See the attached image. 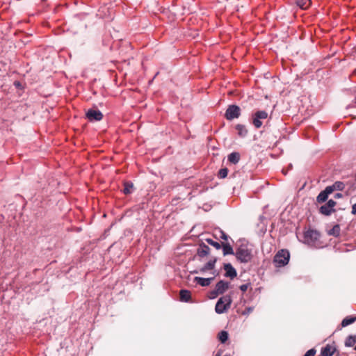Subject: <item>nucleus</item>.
Instances as JSON below:
<instances>
[{
    "label": "nucleus",
    "mask_w": 356,
    "mask_h": 356,
    "mask_svg": "<svg viewBox=\"0 0 356 356\" xmlns=\"http://www.w3.org/2000/svg\"><path fill=\"white\" fill-rule=\"evenodd\" d=\"M290 254L286 250H281L275 254L273 263L276 267H282L289 263Z\"/></svg>",
    "instance_id": "1"
},
{
    "label": "nucleus",
    "mask_w": 356,
    "mask_h": 356,
    "mask_svg": "<svg viewBox=\"0 0 356 356\" xmlns=\"http://www.w3.org/2000/svg\"><path fill=\"white\" fill-rule=\"evenodd\" d=\"M236 257L242 263H248L251 260V252L245 245H240L236 250Z\"/></svg>",
    "instance_id": "2"
},
{
    "label": "nucleus",
    "mask_w": 356,
    "mask_h": 356,
    "mask_svg": "<svg viewBox=\"0 0 356 356\" xmlns=\"http://www.w3.org/2000/svg\"><path fill=\"white\" fill-rule=\"evenodd\" d=\"M232 299L229 296L221 297L216 305V312L217 314H223L230 307Z\"/></svg>",
    "instance_id": "3"
},
{
    "label": "nucleus",
    "mask_w": 356,
    "mask_h": 356,
    "mask_svg": "<svg viewBox=\"0 0 356 356\" xmlns=\"http://www.w3.org/2000/svg\"><path fill=\"white\" fill-rule=\"evenodd\" d=\"M268 113L265 111H258L252 115V124L257 128H260L263 123L262 120L268 118Z\"/></svg>",
    "instance_id": "4"
},
{
    "label": "nucleus",
    "mask_w": 356,
    "mask_h": 356,
    "mask_svg": "<svg viewBox=\"0 0 356 356\" xmlns=\"http://www.w3.org/2000/svg\"><path fill=\"white\" fill-rule=\"evenodd\" d=\"M319 233L313 229H309L304 233V243L312 245L318 240Z\"/></svg>",
    "instance_id": "5"
},
{
    "label": "nucleus",
    "mask_w": 356,
    "mask_h": 356,
    "mask_svg": "<svg viewBox=\"0 0 356 356\" xmlns=\"http://www.w3.org/2000/svg\"><path fill=\"white\" fill-rule=\"evenodd\" d=\"M241 115V108L236 105H230L226 110L225 118L228 120H232L233 119L238 118Z\"/></svg>",
    "instance_id": "6"
},
{
    "label": "nucleus",
    "mask_w": 356,
    "mask_h": 356,
    "mask_svg": "<svg viewBox=\"0 0 356 356\" xmlns=\"http://www.w3.org/2000/svg\"><path fill=\"white\" fill-rule=\"evenodd\" d=\"M229 288V282L223 280L219 281L215 287V289L211 292L213 297H216L219 294H222Z\"/></svg>",
    "instance_id": "7"
},
{
    "label": "nucleus",
    "mask_w": 356,
    "mask_h": 356,
    "mask_svg": "<svg viewBox=\"0 0 356 356\" xmlns=\"http://www.w3.org/2000/svg\"><path fill=\"white\" fill-rule=\"evenodd\" d=\"M336 202L333 200H329L326 204L322 205L320 208V212L325 216H330L334 211Z\"/></svg>",
    "instance_id": "8"
},
{
    "label": "nucleus",
    "mask_w": 356,
    "mask_h": 356,
    "mask_svg": "<svg viewBox=\"0 0 356 356\" xmlns=\"http://www.w3.org/2000/svg\"><path fill=\"white\" fill-rule=\"evenodd\" d=\"M86 117L89 121H100L103 118V114L97 109H89L86 112Z\"/></svg>",
    "instance_id": "9"
},
{
    "label": "nucleus",
    "mask_w": 356,
    "mask_h": 356,
    "mask_svg": "<svg viewBox=\"0 0 356 356\" xmlns=\"http://www.w3.org/2000/svg\"><path fill=\"white\" fill-rule=\"evenodd\" d=\"M211 275H212L211 277H207V278H204V277H195L194 278V281L200 284V286H209L211 281L215 278V277L216 276L217 273L216 271H212L211 273Z\"/></svg>",
    "instance_id": "10"
},
{
    "label": "nucleus",
    "mask_w": 356,
    "mask_h": 356,
    "mask_svg": "<svg viewBox=\"0 0 356 356\" xmlns=\"http://www.w3.org/2000/svg\"><path fill=\"white\" fill-rule=\"evenodd\" d=\"M224 268L225 270V277H230L231 279L236 277V270L230 264H226L224 266Z\"/></svg>",
    "instance_id": "11"
},
{
    "label": "nucleus",
    "mask_w": 356,
    "mask_h": 356,
    "mask_svg": "<svg viewBox=\"0 0 356 356\" xmlns=\"http://www.w3.org/2000/svg\"><path fill=\"white\" fill-rule=\"evenodd\" d=\"M332 193L331 188H328L327 186L325 189L321 191L318 195L317 196V202L319 203L324 202L327 199L328 195Z\"/></svg>",
    "instance_id": "12"
},
{
    "label": "nucleus",
    "mask_w": 356,
    "mask_h": 356,
    "mask_svg": "<svg viewBox=\"0 0 356 356\" xmlns=\"http://www.w3.org/2000/svg\"><path fill=\"white\" fill-rule=\"evenodd\" d=\"M215 263H216V260H210L203 267H202L200 269V273H204L207 271L210 270L211 271L210 273H211L212 271H215L213 270L214 266H215Z\"/></svg>",
    "instance_id": "13"
},
{
    "label": "nucleus",
    "mask_w": 356,
    "mask_h": 356,
    "mask_svg": "<svg viewBox=\"0 0 356 356\" xmlns=\"http://www.w3.org/2000/svg\"><path fill=\"white\" fill-rule=\"evenodd\" d=\"M336 350V348L329 344L326 345L321 350L322 356H332Z\"/></svg>",
    "instance_id": "14"
},
{
    "label": "nucleus",
    "mask_w": 356,
    "mask_h": 356,
    "mask_svg": "<svg viewBox=\"0 0 356 356\" xmlns=\"http://www.w3.org/2000/svg\"><path fill=\"white\" fill-rule=\"evenodd\" d=\"M210 248L207 245H200L197 248V254L199 257H203L209 253Z\"/></svg>",
    "instance_id": "15"
},
{
    "label": "nucleus",
    "mask_w": 356,
    "mask_h": 356,
    "mask_svg": "<svg viewBox=\"0 0 356 356\" xmlns=\"http://www.w3.org/2000/svg\"><path fill=\"white\" fill-rule=\"evenodd\" d=\"M180 300L182 302H188L191 300V294L188 290L182 289L180 291Z\"/></svg>",
    "instance_id": "16"
},
{
    "label": "nucleus",
    "mask_w": 356,
    "mask_h": 356,
    "mask_svg": "<svg viewBox=\"0 0 356 356\" xmlns=\"http://www.w3.org/2000/svg\"><path fill=\"white\" fill-rule=\"evenodd\" d=\"M345 184L342 181H335L332 186H328V188H331L332 193L334 191H343L345 188Z\"/></svg>",
    "instance_id": "17"
},
{
    "label": "nucleus",
    "mask_w": 356,
    "mask_h": 356,
    "mask_svg": "<svg viewBox=\"0 0 356 356\" xmlns=\"http://www.w3.org/2000/svg\"><path fill=\"white\" fill-rule=\"evenodd\" d=\"M240 160V154L238 152H232L228 156V161L234 164L238 163Z\"/></svg>",
    "instance_id": "18"
},
{
    "label": "nucleus",
    "mask_w": 356,
    "mask_h": 356,
    "mask_svg": "<svg viewBox=\"0 0 356 356\" xmlns=\"http://www.w3.org/2000/svg\"><path fill=\"white\" fill-rule=\"evenodd\" d=\"M221 247L222 248V252L224 255L234 254L233 248L229 243H222Z\"/></svg>",
    "instance_id": "19"
},
{
    "label": "nucleus",
    "mask_w": 356,
    "mask_h": 356,
    "mask_svg": "<svg viewBox=\"0 0 356 356\" xmlns=\"http://www.w3.org/2000/svg\"><path fill=\"white\" fill-rule=\"evenodd\" d=\"M236 129L238 131V134L241 137H245L248 134L246 127L243 124H237L236 126Z\"/></svg>",
    "instance_id": "20"
},
{
    "label": "nucleus",
    "mask_w": 356,
    "mask_h": 356,
    "mask_svg": "<svg viewBox=\"0 0 356 356\" xmlns=\"http://www.w3.org/2000/svg\"><path fill=\"white\" fill-rule=\"evenodd\" d=\"M356 343V336L350 335L345 341V346L347 347H353Z\"/></svg>",
    "instance_id": "21"
},
{
    "label": "nucleus",
    "mask_w": 356,
    "mask_h": 356,
    "mask_svg": "<svg viewBox=\"0 0 356 356\" xmlns=\"http://www.w3.org/2000/svg\"><path fill=\"white\" fill-rule=\"evenodd\" d=\"M296 3L302 9H307L311 5V0H296Z\"/></svg>",
    "instance_id": "22"
},
{
    "label": "nucleus",
    "mask_w": 356,
    "mask_h": 356,
    "mask_svg": "<svg viewBox=\"0 0 356 356\" xmlns=\"http://www.w3.org/2000/svg\"><path fill=\"white\" fill-rule=\"evenodd\" d=\"M123 192L124 194H130L132 193L134 184L131 182L127 181L124 184Z\"/></svg>",
    "instance_id": "23"
},
{
    "label": "nucleus",
    "mask_w": 356,
    "mask_h": 356,
    "mask_svg": "<svg viewBox=\"0 0 356 356\" xmlns=\"http://www.w3.org/2000/svg\"><path fill=\"white\" fill-rule=\"evenodd\" d=\"M356 320L355 317L347 316L341 322L342 327H346L352 323H353Z\"/></svg>",
    "instance_id": "24"
},
{
    "label": "nucleus",
    "mask_w": 356,
    "mask_h": 356,
    "mask_svg": "<svg viewBox=\"0 0 356 356\" xmlns=\"http://www.w3.org/2000/svg\"><path fill=\"white\" fill-rule=\"evenodd\" d=\"M218 339L221 343H225L228 339V333L226 331H221L218 334Z\"/></svg>",
    "instance_id": "25"
},
{
    "label": "nucleus",
    "mask_w": 356,
    "mask_h": 356,
    "mask_svg": "<svg viewBox=\"0 0 356 356\" xmlns=\"http://www.w3.org/2000/svg\"><path fill=\"white\" fill-rule=\"evenodd\" d=\"M206 241L211 245L213 246L216 250H220L221 248V245L217 242L213 241L211 238H207Z\"/></svg>",
    "instance_id": "26"
},
{
    "label": "nucleus",
    "mask_w": 356,
    "mask_h": 356,
    "mask_svg": "<svg viewBox=\"0 0 356 356\" xmlns=\"http://www.w3.org/2000/svg\"><path fill=\"white\" fill-rule=\"evenodd\" d=\"M228 170L227 168H222L218 172V177L220 179H224L227 176Z\"/></svg>",
    "instance_id": "27"
},
{
    "label": "nucleus",
    "mask_w": 356,
    "mask_h": 356,
    "mask_svg": "<svg viewBox=\"0 0 356 356\" xmlns=\"http://www.w3.org/2000/svg\"><path fill=\"white\" fill-rule=\"evenodd\" d=\"M316 354V350L312 348L306 352L304 356H314Z\"/></svg>",
    "instance_id": "28"
},
{
    "label": "nucleus",
    "mask_w": 356,
    "mask_h": 356,
    "mask_svg": "<svg viewBox=\"0 0 356 356\" xmlns=\"http://www.w3.org/2000/svg\"><path fill=\"white\" fill-rule=\"evenodd\" d=\"M219 234H220V238L225 240V241H227V238H228V236L224 232H222V230H220L219 231Z\"/></svg>",
    "instance_id": "29"
},
{
    "label": "nucleus",
    "mask_w": 356,
    "mask_h": 356,
    "mask_svg": "<svg viewBox=\"0 0 356 356\" xmlns=\"http://www.w3.org/2000/svg\"><path fill=\"white\" fill-rule=\"evenodd\" d=\"M249 286H250V284H242V285L240 286V289L243 292H245L248 290Z\"/></svg>",
    "instance_id": "30"
},
{
    "label": "nucleus",
    "mask_w": 356,
    "mask_h": 356,
    "mask_svg": "<svg viewBox=\"0 0 356 356\" xmlns=\"http://www.w3.org/2000/svg\"><path fill=\"white\" fill-rule=\"evenodd\" d=\"M253 311V308L252 307H248L245 309V311L243 312V314H250Z\"/></svg>",
    "instance_id": "31"
},
{
    "label": "nucleus",
    "mask_w": 356,
    "mask_h": 356,
    "mask_svg": "<svg viewBox=\"0 0 356 356\" xmlns=\"http://www.w3.org/2000/svg\"><path fill=\"white\" fill-rule=\"evenodd\" d=\"M351 213L356 216V203L352 206Z\"/></svg>",
    "instance_id": "32"
},
{
    "label": "nucleus",
    "mask_w": 356,
    "mask_h": 356,
    "mask_svg": "<svg viewBox=\"0 0 356 356\" xmlns=\"http://www.w3.org/2000/svg\"><path fill=\"white\" fill-rule=\"evenodd\" d=\"M334 197L336 198H340L342 197V195L341 193H337V194H335Z\"/></svg>",
    "instance_id": "33"
},
{
    "label": "nucleus",
    "mask_w": 356,
    "mask_h": 356,
    "mask_svg": "<svg viewBox=\"0 0 356 356\" xmlns=\"http://www.w3.org/2000/svg\"><path fill=\"white\" fill-rule=\"evenodd\" d=\"M15 85L16 86H19V82H15Z\"/></svg>",
    "instance_id": "34"
},
{
    "label": "nucleus",
    "mask_w": 356,
    "mask_h": 356,
    "mask_svg": "<svg viewBox=\"0 0 356 356\" xmlns=\"http://www.w3.org/2000/svg\"><path fill=\"white\" fill-rule=\"evenodd\" d=\"M215 356H221V354L220 353H218Z\"/></svg>",
    "instance_id": "35"
},
{
    "label": "nucleus",
    "mask_w": 356,
    "mask_h": 356,
    "mask_svg": "<svg viewBox=\"0 0 356 356\" xmlns=\"http://www.w3.org/2000/svg\"><path fill=\"white\" fill-rule=\"evenodd\" d=\"M335 229H339V226H335L333 229L334 230Z\"/></svg>",
    "instance_id": "36"
},
{
    "label": "nucleus",
    "mask_w": 356,
    "mask_h": 356,
    "mask_svg": "<svg viewBox=\"0 0 356 356\" xmlns=\"http://www.w3.org/2000/svg\"><path fill=\"white\" fill-rule=\"evenodd\" d=\"M355 350H356V346L355 347Z\"/></svg>",
    "instance_id": "37"
}]
</instances>
